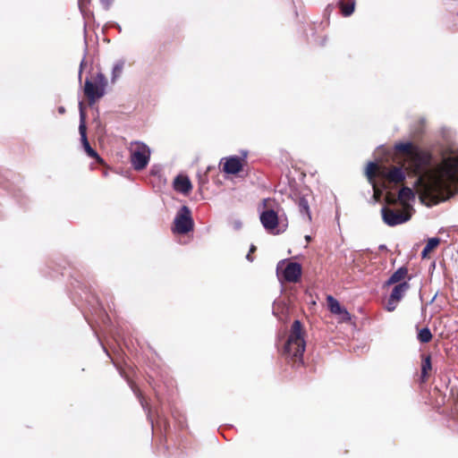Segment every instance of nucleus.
<instances>
[{"label": "nucleus", "instance_id": "obj_17", "mask_svg": "<svg viewBox=\"0 0 458 458\" xmlns=\"http://www.w3.org/2000/svg\"><path fill=\"white\" fill-rule=\"evenodd\" d=\"M409 287L410 285L407 282H402L394 287L390 296L392 297L393 300L400 301L403 299L404 293L409 289Z\"/></svg>", "mask_w": 458, "mask_h": 458}, {"label": "nucleus", "instance_id": "obj_24", "mask_svg": "<svg viewBox=\"0 0 458 458\" xmlns=\"http://www.w3.org/2000/svg\"><path fill=\"white\" fill-rule=\"evenodd\" d=\"M431 369V359L430 356L424 358L421 365V377L423 380L427 377L428 372Z\"/></svg>", "mask_w": 458, "mask_h": 458}, {"label": "nucleus", "instance_id": "obj_9", "mask_svg": "<svg viewBox=\"0 0 458 458\" xmlns=\"http://www.w3.org/2000/svg\"><path fill=\"white\" fill-rule=\"evenodd\" d=\"M80 126L79 131L81 138L82 146L90 157H98V153L90 147L86 134L85 114L83 111V105L80 102Z\"/></svg>", "mask_w": 458, "mask_h": 458}, {"label": "nucleus", "instance_id": "obj_5", "mask_svg": "<svg viewBox=\"0 0 458 458\" xmlns=\"http://www.w3.org/2000/svg\"><path fill=\"white\" fill-rule=\"evenodd\" d=\"M193 225L190 208L182 206L174 217L172 230L175 233L185 234L193 229Z\"/></svg>", "mask_w": 458, "mask_h": 458}, {"label": "nucleus", "instance_id": "obj_4", "mask_svg": "<svg viewBox=\"0 0 458 458\" xmlns=\"http://www.w3.org/2000/svg\"><path fill=\"white\" fill-rule=\"evenodd\" d=\"M394 148L404 153L406 157L413 162L416 172H420L428 160L427 157L411 141L398 142L394 145Z\"/></svg>", "mask_w": 458, "mask_h": 458}, {"label": "nucleus", "instance_id": "obj_7", "mask_svg": "<svg viewBox=\"0 0 458 458\" xmlns=\"http://www.w3.org/2000/svg\"><path fill=\"white\" fill-rule=\"evenodd\" d=\"M284 265V263L283 261L278 263L276 267L277 273L282 271L283 277L287 282H297L301 276V265L296 262H289L283 267Z\"/></svg>", "mask_w": 458, "mask_h": 458}, {"label": "nucleus", "instance_id": "obj_32", "mask_svg": "<svg viewBox=\"0 0 458 458\" xmlns=\"http://www.w3.org/2000/svg\"><path fill=\"white\" fill-rule=\"evenodd\" d=\"M305 240L307 242H310L311 241V237L310 235H306L305 236Z\"/></svg>", "mask_w": 458, "mask_h": 458}, {"label": "nucleus", "instance_id": "obj_3", "mask_svg": "<svg viewBox=\"0 0 458 458\" xmlns=\"http://www.w3.org/2000/svg\"><path fill=\"white\" fill-rule=\"evenodd\" d=\"M411 207H404L403 209H394L388 207L381 208L382 219L388 226H396L409 221L411 217Z\"/></svg>", "mask_w": 458, "mask_h": 458}, {"label": "nucleus", "instance_id": "obj_15", "mask_svg": "<svg viewBox=\"0 0 458 458\" xmlns=\"http://www.w3.org/2000/svg\"><path fill=\"white\" fill-rule=\"evenodd\" d=\"M327 305H328V308L330 310V311L334 314H344V316H349V313L341 307L339 301L335 299L333 296L331 295H328L327 297Z\"/></svg>", "mask_w": 458, "mask_h": 458}, {"label": "nucleus", "instance_id": "obj_23", "mask_svg": "<svg viewBox=\"0 0 458 458\" xmlns=\"http://www.w3.org/2000/svg\"><path fill=\"white\" fill-rule=\"evenodd\" d=\"M95 85L105 94L106 87L107 86V80L102 72H98L95 79Z\"/></svg>", "mask_w": 458, "mask_h": 458}, {"label": "nucleus", "instance_id": "obj_31", "mask_svg": "<svg viewBox=\"0 0 458 458\" xmlns=\"http://www.w3.org/2000/svg\"><path fill=\"white\" fill-rule=\"evenodd\" d=\"M246 259H247L249 261H252V258L250 257V252L247 254Z\"/></svg>", "mask_w": 458, "mask_h": 458}, {"label": "nucleus", "instance_id": "obj_1", "mask_svg": "<svg viewBox=\"0 0 458 458\" xmlns=\"http://www.w3.org/2000/svg\"><path fill=\"white\" fill-rule=\"evenodd\" d=\"M454 182H458V155L444 157L437 166L419 175L415 186L422 202L430 206L454 196Z\"/></svg>", "mask_w": 458, "mask_h": 458}, {"label": "nucleus", "instance_id": "obj_13", "mask_svg": "<svg viewBox=\"0 0 458 458\" xmlns=\"http://www.w3.org/2000/svg\"><path fill=\"white\" fill-rule=\"evenodd\" d=\"M192 185L190 179L184 175H177L174 180V189L181 193L188 194Z\"/></svg>", "mask_w": 458, "mask_h": 458}, {"label": "nucleus", "instance_id": "obj_26", "mask_svg": "<svg viewBox=\"0 0 458 458\" xmlns=\"http://www.w3.org/2000/svg\"><path fill=\"white\" fill-rule=\"evenodd\" d=\"M230 225L233 230L238 231L242 227V222L239 218H232L230 221Z\"/></svg>", "mask_w": 458, "mask_h": 458}, {"label": "nucleus", "instance_id": "obj_22", "mask_svg": "<svg viewBox=\"0 0 458 458\" xmlns=\"http://www.w3.org/2000/svg\"><path fill=\"white\" fill-rule=\"evenodd\" d=\"M380 170H384V167H379L376 163L369 162L366 168V174L369 181L372 180V178L375 176L377 172L380 174Z\"/></svg>", "mask_w": 458, "mask_h": 458}, {"label": "nucleus", "instance_id": "obj_18", "mask_svg": "<svg viewBox=\"0 0 458 458\" xmlns=\"http://www.w3.org/2000/svg\"><path fill=\"white\" fill-rule=\"evenodd\" d=\"M125 65V61L121 59L116 61L112 69L111 72V82L114 83L123 74V68Z\"/></svg>", "mask_w": 458, "mask_h": 458}, {"label": "nucleus", "instance_id": "obj_2", "mask_svg": "<svg viewBox=\"0 0 458 458\" xmlns=\"http://www.w3.org/2000/svg\"><path fill=\"white\" fill-rule=\"evenodd\" d=\"M305 346L301 324L299 320H295L292 325L288 340L284 345V355L293 363L301 364Z\"/></svg>", "mask_w": 458, "mask_h": 458}, {"label": "nucleus", "instance_id": "obj_21", "mask_svg": "<svg viewBox=\"0 0 458 458\" xmlns=\"http://www.w3.org/2000/svg\"><path fill=\"white\" fill-rule=\"evenodd\" d=\"M417 339L422 343L427 344L429 343L432 339V334L428 327H423L419 330Z\"/></svg>", "mask_w": 458, "mask_h": 458}, {"label": "nucleus", "instance_id": "obj_16", "mask_svg": "<svg viewBox=\"0 0 458 458\" xmlns=\"http://www.w3.org/2000/svg\"><path fill=\"white\" fill-rule=\"evenodd\" d=\"M398 199L402 202L403 208L411 207L409 202L414 199L413 191L409 187H403L399 191Z\"/></svg>", "mask_w": 458, "mask_h": 458}, {"label": "nucleus", "instance_id": "obj_33", "mask_svg": "<svg viewBox=\"0 0 458 458\" xmlns=\"http://www.w3.org/2000/svg\"><path fill=\"white\" fill-rule=\"evenodd\" d=\"M255 249H256V248H255V246H254V245H252V246L250 247V252L254 251V250H255Z\"/></svg>", "mask_w": 458, "mask_h": 458}, {"label": "nucleus", "instance_id": "obj_14", "mask_svg": "<svg viewBox=\"0 0 458 458\" xmlns=\"http://www.w3.org/2000/svg\"><path fill=\"white\" fill-rule=\"evenodd\" d=\"M299 212L302 218L307 222H311V214L310 210V204L306 197H300L297 201Z\"/></svg>", "mask_w": 458, "mask_h": 458}, {"label": "nucleus", "instance_id": "obj_29", "mask_svg": "<svg viewBox=\"0 0 458 458\" xmlns=\"http://www.w3.org/2000/svg\"><path fill=\"white\" fill-rule=\"evenodd\" d=\"M100 2L106 8H108L112 0H100Z\"/></svg>", "mask_w": 458, "mask_h": 458}, {"label": "nucleus", "instance_id": "obj_28", "mask_svg": "<svg viewBox=\"0 0 458 458\" xmlns=\"http://www.w3.org/2000/svg\"><path fill=\"white\" fill-rule=\"evenodd\" d=\"M85 64V58L82 59V61L81 62V64H80V72H79V81L81 82V72H82V68Z\"/></svg>", "mask_w": 458, "mask_h": 458}, {"label": "nucleus", "instance_id": "obj_27", "mask_svg": "<svg viewBox=\"0 0 458 458\" xmlns=\"http://www.w3.org/2000/svg\"><path fill=\"white\" fill-rule=\"evenodd\" d=\"M399 301H396V300H393L392 297L390 296L388 301H387V303H386V309L388 310V311H394L396 308V304L398 303Z\"/></svg>", "mask_w": 458, "mask_h": 458}, {"label": "nucleus", "instance_id": "obj_34", "mask_svg": "<svg viewBox=\"0 0 458 458\" xmlns=\"http://www.w3.org/2000/svg\"><path fill=\"white\" fill-rule=\"evenodd\" d=\"M140 402L141 403V406L145 409V404H144L143 400L141 398L140 399Z\"/></svg>", "mask_w": 458, "mask_h": 458}, {"label": "nucleus", "instance_id": "obj_30", "mask_svg": "<svg viewBox=\"0 0 458 458\" xmlns=\"http://www.w3.org/2000/svg\"><path fill=\"white\" fill-rule=\"evenodd\" d=\"M58 111L60 114H64L65 110H64V107L61 106L58 108Z\"/></svg>", "mask_w": 458, "mask_h": 458}, {"label": "nucleus", "instance_id": "obj_20", "mask_svg": "<svg viewBox=\"0 0 458 458\" xmlns=\"http://www.w3.org/2000/svg\"><path fill=\"white\" fill-rule=\"evenodd\" d=\"M439 242L440 240L437 237L428 239L426 246L424 247L421 252L422 258L425 259L428 256V254L439 244Z\"/></svg>", "mask_w": 458, "mask_h": 458}, {"label": "nucleus", "instance_id": "obj_25", "mask_svg": "<svg viewBox=\"0 0 458 458\" xmlns=\"http://www.w3.org/2000/svg\"><path fill=\"white\" fill-rule=\"evenodd\" d=\"M341 11L344 16H350L354 11V3L341 4Z\"/></svg>", "mask_w": 458, "mask_h": 458}, {"label": "nucleus", "instance_id": "obj_10", "mask_svg": "<svg viewBox=\"0 0 458 458\" xmlns=\"http://www.w3.org/2000/svg\"><path fill=\"white\" fill-rule=\"evenodd\" d=\"M380 176L386 178L389 182L398 183L404 180L405 174L401 167L394 166L387 171L386 167L380 170Z\"/></svg>", "mask_w": 458, "mask_h": 458}, {"label": "nucleus", "instance_id": "obj_19", "mask_svg": "<svg viewBox=\"0 0 458 458\" xmlns=\"http://www.w3.org/2000/svg\"><path fill=\"white\" fill-rule=\"evenodd\" d=\"M406 275L407 269L404 267H400L388 278L386 284L390 285L397 283L400 284V282L405 277Z\"/></svg>", "mask_w": 458, "mask_h": 458}, {"label": "nucleus", "instance_id": "obj_6", "mask_svg": "<svg viewBox=\"0 0 458 458\" xmlns=\"http://www.w3.org/2000/svg\"><path fill=\"white\" fill-rule=\"evenodd\" d=\"M131 162L134 169L142 170L149 161L150 149L141 142H136L131 150Z\"/></svg>", "mask_w": 458, "mask_h": 458}, {"label": "nucleus", "instance_id": "obj_12", "mask_svg": "<svg viewBox=\"0 0 458 458\" xmlns=\"http://www.w3.org/2000/svg\"><path fill=\"white\" fill-rule=\"evenodd\" d=\"M84 93L90 103H94L96 99L104 96V93L99 89V88L89 79L85 81Z\"/></svg>", "mask_w": 458, "mask_h": 458}, {"label": "nucleus", "instance_id": "obj_11", "mask_svg": "<svg viewBox=\"0 0 458 458\" xmlns=\"http://www.w3.org/2000/svg\"><path fill=\"white\" fill-rule=\"evenodd\" d=\"M242 168V161L240 157L233 156L225 158L223 170L226 174H235L239 173Z\"/></svg>", "mask_w": 458, "mask_h": 458}, {"label": "nucleus", "instance_id": "obj_8", "mask_svg": "<svg viewBox=\"0 0 458 458\" xmlns=\"http://www.w3.org/2000/svg\"><path fill=\"white\" fill-rule=\"evenodd\" d=\"M260 222L264 228L273 234H278L281 233V230L277 229L278 225V216L277 214L272 210H265L260 214ZM284 230H282L283 232Z\"/></svg>", "mask_w": 458, "mask_h": 458}]
</instances>
